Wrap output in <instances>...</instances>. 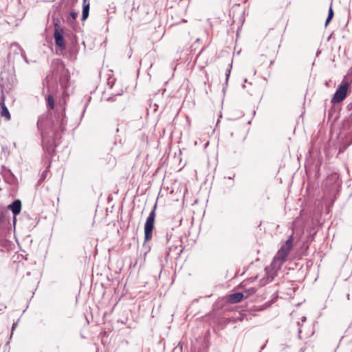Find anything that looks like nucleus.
Wrapping results in <instances>:
<instances>
[{"label":"nucleus","instance_id":"f257e3e1","mask_svg":"<svg viewBox=\"0 0 352 352\" xmlns=\"http://www.w3.org/2000/svg\"><path fill=\"white\" fill-rule=\"evenodd\" d=\"M56 119V121H52V130L54 134V143L47 145L45 143V140H43V145L44 149H46L47 151L52 155L54 153V148L57 146L56 141L58 138V131L60 129L62 131H63L67 124V120L65 111H62L59 113H57Z\"/></svg>","mask_w":352,"mask_h":352},{"label":"nucleus","instance_id":"f03ea898","mask_svg":"<svg viewBox=\"0 0 352 352\" xmlns=\"http://www.w3.org/2000/svg\"><path fill=\"white\" fill-rule=\"evenodd\" d=\"M285 261L284 258H281L278 254H276L273 261H272L270 267L265 268V274L267 275V279L265 280L264 284L272 281L274 277L276 275V272L281 267L283 263Z\"/></svg>","mask_w":352,"mask_h":352},{"label":"nucleus","instance_id":"7ed1b4c3","mask_svg":"<svg viewBox=\"0 0 352 352\" xmlns=\"http://www.w3.org/2000/svg\"><path fill=\"white\" fill-rule=\"evenodd\" d=\"M349 87V82L347 79V76H345L340 83V85L337 88L336 93L332 98L331 102L332 103H339L342 102L346 96L347 90Z\"/></svg>","mask_w":352,"mask_h":352},{"label":"nucleus","instance_id":"20e7f679","mask_svg":"<svg viewBox=\"0 0 352 352\" xmlns=\"http://www.w3.org/2000/svg\"><path fill=\"white\" fill-rule=\"evenodd\" d=\"M156 204L153 210L150 212L144 224V243L152 239L153 230L154 229V222L155 218Z\"/></svg>","mask_w":352,"mask_h":352},{"label":"nucleus","instance_id":"39448f33","mask_svg":"<svg viewBox=\"0 0 352 352\" xmlns=\"http://www.w3.org/2000/svg\"><path fill=\"white\" fill-rule=\"evenodd\" d=\"M293 247V238L291 235L289 239L281 245L276 254L285 261Z\"/></svg>","mask_w":352,"mask_h":352},{"label":"nucleus","instance_id":"423d86ee","mask_svg":"<svg viewBox=\"0 0 352 352\" xmlns=\"http://www.w3.org/2000/svg\"><path fill=\"white\" fill-rule=\"evenodd\" d=\"M54 37L56 45H58L60 48V50H65L66 46L63 38V32L62 30H60L59 25L57 23H55Z\"/></svg>","mask_w":352,"mask_h":352},{"label":"nucleus","instance_id":"0eeeda50","mask_svg":"<svg viewBox=\"0 0 352 352\" xmlns=\"http://www.w3.org/2000/svg\"><path fill=\"white\" fill-rule=\"evenodd\" d=\"M54 64L57 67V72H61V76L60 77V80H63V79H65L66 80L69 78L68 71L65 69V65L60 60H57Z\"/></svg>","mask_w":352,"mask_h":352},{"label":"nucleus","instance_id":"6e6552de","mask_svg":"<svg viewBox=\"0 0 352 352\" xmlns=\"http://www.w3.org/2000/svg\"><path fill=\"white\" fill-rule=\"evenodd\" d=\"M8 208L12 210L14 216H16L21 212V201L19 199H16Z\"/></svg>","mask_w":352,"mask_h":352},{"label":"nucleus","instance_id":"1a4fd4ad","mask_svg":"<svg viewBox=\"0 0 352 352\" xmlns=\"http://www.w3.org/2000/svg\"><path fill=\"white\" fill-rule=\"evenodd\" d=\"M244 298L242 292L234 293L229 296L228 300L231 303L239 302Z\"/></svg>","mask_w":352,"mask_h":352},{"label":"nucleus","instance_id":"9d476101","mask_svg":"<svg viewBox=\"0 0 352 352\" xmlns=\"http://www.w3.org/2000/svg\"><path fill=\"white\" fill-rule=\"evenodd\" d=\"M1 116L2 117H4L6 119V120H10V113L8 108L5 106V104H3L1 107Z\"/></svg>","mask_w":352,"mask_h":352},{"label":"nucleus","instance_id":"9b49d317","mask_svg":"<svg viewBox=\"0 0 352 352\" xmlns=\"http://www.w3.org/2000/svg\"><path fill=\"white\" fill-rule=\"evenodd\" d=\"M89 5L84 4L82 13V20H85L89 16Z\"/></svg>","mask_w":352,"mask_h":352},{"label":"nucleus","instance_id":"f8f14e48","mask_svg":"<svg viewBox=\"0 0 352 352\" xmlns=\"http://www.w3.org/2000/svg\"><path fill=\"white\" fill-rule=\"evenodd\" d=\"M46 100H47V103L48 107L51 109H54V97L52 95H48L47 97L46 98Z\"/></svg>","mask_w":352,"mask_h":352},{"label":"nucleus","instance_id":"ddd939ff","mask_svg":"<svg viewBox=\"0 0 352 352\" xmlns=\"http://www.w3.org/2000/svg\"><path fill=\"white\" fill-rule=\"evenodd\" d=\"M256 289L254 287H250L246 290H245L243 293L244 294V298H247L249 296L253 295L256 292Z\"/></svg>","mask_w":352,"mask_h":352},{"label":"nucleus","instance_id":"4468645a","mask_svg":"<svg viewBox=\"0 0 352 352\" xmlns=\"http://www.w3.org/2000/svg\"><path fill=\"white\" fill-rule=\"evenodd\" d=\"M333 14H333V9H332V5L331 4V6L329 7V9L328 16H327V19L326 22H325V26H327L329 23L331 21V20L333 17Z\"/></svg>","mask_w":352,"mask_h":352},{"label":"nucleus","instance_id":"2eb2a0df","mask_svg":"<svg viewBox=\"0 0 352 352\" xmlns=\"http://www.w3.org/2000/svg\"><path fill=\"white\" fill-rule=\"evenodd\" d=\"M231 68H232V65H230V68H228L226 69V84L228 83V79H229V77H230V72H231Z\"/></svg>","mask_w":352,"mask_h":352},{"label":"nucleus","instance_id":"dca6fc26","mask_svg":"<svg viewBox=\"0 0 352 352\" xmlns=\"http://www.w3.org/2000/svg\"><path fill=\"white\" fill-rule=\"evenodd\" d=\"M20 51H21V56L23 58V60L25 61V63H29V61L28 60V58L26 56L25 51L21 48H20Z\"/></svg>","mask_w":352,"mask_h":352},{"label":"nucleus","instance_id":"f3484780","mask_svg":"<svg viewBox=\"0 0 352 352\" xmlns=\"http://www.w3.org/2000/svg\"><path fill=\"white\" fill-rule=\"evenodd\" d=\"M70 16L72 19L75 20L76 17L78 16V13L76 12H70Z\"/></svg>","mask_w":352,"mask_h":352},{"label":"nucleus","instance_id":"a211bd4d","mask_svg":"<svg viewBox=\"0 0 352 352\" xmlns=\"http://www.w3.org/2000/svg\"><path fill=\"white\" fill-rule=\"evenodd\" d=\"M115 99H116V96H113V97H109L107 100L108 101H115Z\"/></svg>","mask_w":352,"mask_h":352},{"label":"nucleus","instance_id":"6ab92c4d","mask_svg":"<svg viewBox=\"0 0 352 352\" xmlns=\"http://www.w3.org/2000/svg\"><path fill=\"white\" fill-rule=\"evenodd\" d=\"M16 323H14V324H12V333H11L12 334L13 333V331H14V329L16 328Z\"/></svg>","mask_w":352,"mask_h":352},{"label":"nucleus","instance_id":"aec40b11","mask_svg":"<svg viewBox=\"0 0 352 352\" xmlns=\"http://www.w3.org/2000/svg\"><path fill=\"white\" fill-rule=\"evenodd\" d=\"M348 108H349V109H350V110H351V109H352V102H351V103H349V104H348Z\"/></svg>","mask_w":352,"mask_h":352},{"label":"nucleus","instance_id":"412c9836","mask_svg":"<svg viewBox=\"0 0 352 352\" xmlns=\"http://www.w3.org/2000/svg\"><path fill=\"white\" fill-rule=\"evenodd\" d=\"M306 320V317L305 316H302V322H305Z\"/></svg>","mask_w":352,"mask_h":352},{"label":"nucleus","instance_id":"4be33fe9","mask_svg":"<svg viewBox=\"0 0 352 352\" xmlns=\"http://www.w3.org/2000/svg\"><path fill=\"white\" fill-rule=\"evenodd\" d=\"M148 251H149V248H146V251L145 254H146Z\"/></svg>","mask_w":352,"mask_h":352},{"label":"nucleus","instance_id":"5701e85b","mask_svg":"<svg viewBox=\"0 0 352 352\" xmlns=\"http://www.w3.org/2000/svg\"><path fill=\"white\" fill-rule=\"evenodd\" d=\"M40 124H41V121H40V120H39L38 121V125L39 126Z\"/></svg>","mask_w":352,"mask_h":352},{"label":"nucleus","instance_id":"b1692460","mask_svg":"<svg viewBox=\"0 0 352 352\" xmlns=\"http://www.w3.org/2000/svg\"><path fill=\"white\" fill-rule=\"evenodd\" d=\"M347 298L349 300V294H347Z\"/></svg>","mask_w":352,"mask_h":352}]
</instances>
